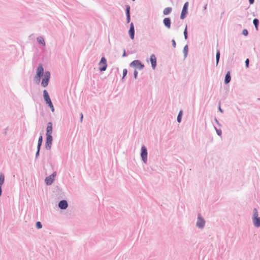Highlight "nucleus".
Instances as JSON below:
<instances>
[{
	"mask_svg": "<svg viewBox=\"0 0 260 260\" xmlns=\"http://www.w3.org/2000/svg\"><path fill=\"white\" fill-rule=\"evenodd\" d=\"M242 35L244 36H247L248 35V31L247 29H244L242 32Z\"/></svg>",
	"mask_w": 260,
	"mask_h": 260,
	"instance_id": "32",
	"label": "nucleus"
},
{
	"mask_svg": "<svg viewBox=\"0 0 260 260\" xmlns=\"http://www.w3.org/2000/svg\"><path fill=\"white\" fill-rule=\"evenodd\" d=\"M231 80V72L230 71H228L226 74H225L224 82L225 84H229Z\"/></svg>",
	"mask_w": 260,
	"mask_h": 260,
	"instance_id": "18",
	"label": "nucleus"
},
{
	"mask_svg": "<svg viewBox=\"0 0 260 260\" xmlns=\"http://www.w3.org/2000/svg\"><path fill=\"white\" fill-rule=\"evenodd\" d=\"M44 74L45 73L43 65L42 63H40L39 64L37 69L36 75H38V76L43 77L44 75Z\"/></svg>",
	"mask_w": 260,
	"mask_h": 260,
	"instance_id": "10",
	"label": "nucleus"
},
{
	"mask_svg": "<svg viewBox=\"0 0 260 260\" xmlns=\"http://www.w3.org/2000/svg\"><path fill=\"white\" fill-rule=\"evenodd\" d=\"M43 138L42 134L41 133L40 136V137L39 138V139H38V144L42 145V143H43Z\"/></svg>",
	"mask_w": 260,
	"mask_h": 260,
	"instance_id": "27",
	"label": "nucleus"
},
{
	"mask_svg": "<svg viewBox=\"0 0 260 260\" xmlns=\"http://www.w3.org/2000/svg\"><path fill=\"white\" fill-rule=\"evenodd\" d=\"M2 186L0 185V197L2 196Z\"/></svg>",
	"mask_w": 260,
	"mask_h": 260,
	"instance_id": "45",
	"label": "nucleus"
},
{
	"mask_svg": "<svg viewBox=\"0 0 260 260\" xmlns=\"http://www.w3.org/2000/svg\"><path fill=\"white\" fill-rule=\"evenodd\" d=\"M257 100H258V101H260V98H258V99H257Z\"/></svg>",
	"mask_w": 260,
	"mask_h": 260,
	"instance_id": "48",
	"label": "nucleus"
},
{
	"mask_svg": "<svg viewBox=\"0 0 260 260\" xmlns=\"http://www.w3.org/2000/svg\"><path fill=\"white\" fill-rule=\"evenodd\" d=\"M37 41L40 44H42L43 46L45 45V42L44 38L42 37H39L37 38Z\"/></svg>",
	"mask_w": 260,
	"mask_h": 260,
	"instance_id": "22",
	"label": "nucleus"
},
{
	"mask_svg": "<svg viewBox=\"0 0 260 260\" xmlns=\"http://www.w3.org/2000/svg\"><path fill=\"white\" fill-rule=\"evenodd\" d=\"M131 67H134L136 69L142 70L144 68V64L140 60H134L129 64Z\"/></svg>",
	"mask_w": 260,
	"mask_h": 260,
	"instance_id": "3",
	"label": "nucleus"
},
{
	"mask_svg": "<svg viewBox=\"0 0 260 260\" xmlns=\"http://www.w3.org/2000/svg\"><path fill=\"white\" fill-rule=\"evenodd\" d=\"M188 45H186L184 47L183 50L184 58H185L187 57V54H188Z\"/></svg>",
	"mask_w": 260,
	"mask_h": 260,
	"instance_id": "21",
	"label": "nucleus"
},
{
	"mask_svg": "<svg viewBox=\"0 0 260 260\" xmlns=\"http://www.w3.org/2000/svg\"><path fill=\"white\" fill-rule=\"evenodd\" d=\"M36 226L38 229H40L42 228V224L40 221H37L36 223Z\"/></svg>",
	"mask_w": 260,
	"mask_h": 260,
	"instance_id": "30",
	"label": "nucleus"
},
{
	"mask_svg": "<svg viewBox=\"0 0 260 260\" xmlns=\"http://www.w3.org/2000/svg\"><path fill=\"white\" fill-rule=\"evenodd\" d=\"M42 77V76H38V75H36L35 77H34V81L37 84H39L40 83L41 79Z\"/></svg>",
	"mask_w": 260,
	"mask_h": 260,
	"instance_id": "25",
	"label": "nucleus"
},
{
	"mask_svg": "<svg viewBox=\"0 0 260 260\" xmlns=\"http://www.w3.org/2000/svg\"><path fill=\"white\" fill-rule=\"evenodd\" d=\"M245 66L247 68H248L249 67V60L248 58H247L245 61Z\"/></svg>",
	"mask_w": 260,
	"mask_h": 260,
	"instance_id": "37",
	"label": "nucleus"
},
{
	"mask_svg": "<svg viewBox=\"0 0 260 260\" xmlns=\"http://www.w3.org/2000/svg\"><path fill=\"white\" fill-rule=\"evenodd\" d=\"M254 226L256 228L260 227V217H258V211L256 208L253 209V215L252 217Z\"/></svg>",
	"mask_w": 260,
	"mask_h": 260,
	"instance_id": "1",
	"label": "nucleus"
},
{
	"mask_svg": "<svg viewBox=\"0 0 260 260\" xmlns=\"http://www.w3.org/2000/svg\"><path fill=\"white\" fill-rule=\"evenodd\" d=\"M5 182V175L3 173H0V185L3 186Z\"/></svg>",
	"mask_w": 260,
	"mask_h": 260,
	"instance_id": "24",
	"label": "nucleus"
},
{
	"mask_svg": "<svg viewBox=\"0 0 260 260\" xmlns=\"http://www.w3.org/2000/svg\"><path fill=\"white\" fill-rule=\"evenodd\" d=\"M220 50L219 49H217L216 50V58H220Z\"/></svg>",
	"mask_w": 260,
	"mask_h": 260,
	"instance_id": "34",
	"label": "nucleus"
},
{
	"mask_svg": "<svg viewBox=\"0 0 260 260\" xmlns=\"http://www.w3.org/2000/svg\"><path fill=\"white\" fill-rule=\"evenodd\" d=\"M140 155L142 161L144 163L146 164L147 162L148 152L147 149L145 145H143L141 147Z\"/></svg>",
	"mask_w": 260,
	"mask_h": 260,
	"instance_id": "4",
	"label": "nucleus"
},
{
	"mask_svg": "<svg viewBox=\"0 0 260 260\" xmlns=\"http://www.w3.org/2000/svg\"><path fill=\"white\" fill-rule=\"evenodd\" d=\"M150 61L151 64L152 68L154 70L157 66L156 57L154 54L151 55L150 57Z\"/></svg>",
	"mask_w": 260,
	"mask_h": 260,
	"instance_id": "13",
	"label": "nucleus"
},
{
	"mask_svg": "<svg viewBox=\"0 0 260 260\" xmlns=\"http://www.w3.org/2000/svg\"><path fill=\"white\" fill-rule=\"evenodd\" d=\"M40 151H39V150H37V152H36V155H35V159L38 158L39 156H40Z\"/></svg>",
	"mask_w": 260,
	"mask_h": 260,
	"instance_id": "35",
	"label": "nucleus"
},
{
	"mask_svg": "<svg viewBox=\"0 0 260 260\" xmlns=\"http://www.w3.org/2000/svg\"><path fill=\"white\" fill-rule=\"evenodd\" d=\"M53 141V137L46 136V141H45V148L47 150H50L51 148L52 144Z\"/></svg>",
	"mask_w": 260,
	"mask_h": 260,
	"instance_id": "9",
	"label": "nucleus"
},
{
	"mask_svg": "<svg viewBox=\"0 0 260 260\" xmlns=\"http://www.w3.org/2000/svg\"><path fill=\"white\" fill-rule=\"evenodd\" d=\"M172 46L174 48H175L176 47V43L175 41V40L172 39L171 41Z\"/></svg>",
	"mask_w": 260,
	"mask_h": 260,
	"instance_id": "36",
	"label": "nucleus"
},
{
	"mask_svg": "<svg viewBox=\"0 0 260 260\" xmlns=\"http://www.w3.org/2000/svg\"><path fill=\"white\" fill-rule=\"evenodd\" d=\"M188 6L189 3L188 2L184 3L180 15L181 19L183 20L186 17L187 14H188Z\"/></svg>",
	"mask_w": 260,
	"mask_h": 260,
	"instance_id": "7",
	"label": "nucleus"
},
{
	"mask_svg": "<svg viewBox=\"0 0 260 260\" xmlns=\"http://www.w3.org/2000/svg\"><path fill=\"white\" fill-rule=\"evenodd\" d=\"M219 59H220V58H216V66L218 65V63H219Z\"/></svg>",
	"mask_w": 260,
	"mask_h": 260,
	"instance_id": "40",
	"label": "nucleus"
},
{
	"mask_svg": "<svg viewBox=\"0 0 260 260\" xmlns=\"http://www.w3.org/2000/svg\"><path fill=\"white\" fill-rule=\"evenodd\" d=\"M83 114L81 113L80 114V121L82 122V120H83Z\"/></svg>",
	"mask_w": 260,
	"mask_h": 260,
	"instance_id": "42",
	"label": "nucleus"
},
{
	"mask_svg": "<svg viewBox=\"0 0 260 260\" xmlns=\"http://www.w3.org/2000/svg\"><path fill=\"white\" fill-rule=\"evenodd\" d=\"M253 23L255 26V28L256 30L258 29V25L259 23V20L257 18H254L253 20Z\"/></svg>",
	"mask_w": 260,
	"mask_h": 260,
	"instance_id": "20",
	"label": "nucleus"
},
{
	"mask_svg": "<svg viewBox=\"0 0 260 260\" xmlns=\"http://www.w3.org/2000/svg\"><path fill=\"white\" fill-rule=\"evenodd\" d=\"M205 221L204 219L201 216V214H199L196 222V226L199 229H203L205 226Z\"/></svg>",
	"mask_w": 260,
	"mask_h": 260,
	"instance_id": "8",
	"label": "nucleus"
},
{
	"mask_svg": "<svg viewBox=\"0 0 260 260\" xmlns=\"http://www.w3.org/2000/svg\"><path fill=\"white\" fill-rule=\"evenodd\" d=\"M56 176V172H54L51 175L47 176L45 179V182L47 185H51L55 180V177Z\"/></svg>",
	"mask_w": 260,
	"mask_h": 260,
	"instance_id": "6",
	"label": "nucleus"
},
{
	"mask_svg": "<svg viewBox=\"0 0 260 260\" xmlns=\"http://www.w3.org/2000/svg\"><path fill=\"white\" fill-rule=\"evenodd\" d=\"M131 7L128 5H125V13L126 17V22L128 23L131 21Z\"/></svg>",
	"mask_w": 260,
	"mask_h": 260,
	"instance_id": "14",
	"label": "nucleus"
},
{
	"mask_svg": "<svg viewBox=\"0 0 260 260\" xmlns=\"http://www.w3.org/2000/svg\"><path fill=\"white\" fill-rule=\"evenodd\" d=\"M207 4H206L203 7V10H206L207 9Z\"/></svg>",
	"mask_w": 260,
	"mask_h": 260,
	"instance_id": "46",
	"label": "nucleus"
},
{
	"mask_svg": "<svg viewBox=\"0 0 260 260\" xmlns=\"http://www.w3.org/2000/svg\"><path fill=\"white\" fill-rule=\"evenodd\" d=\"M52 131H53L52 123L51 122H48L47 124L46 136H49L50 137L52 136Z\"/></svg>",
	"mask_w": 260,
	"mask_h": 260,
	"instance_id": "11",
	"label": "nucleus"
},
{
	"mask_svg": "<svg viewBox=\"0 0 260 260\" xmlns=\"http://www.w3.org/2000/svg\"><path fill=\"white\" fill-rule=\"evenodd\" d=\"M214 128L216 132V133L218 136H221L222 135V131L220 129L217 128L215 126H214Z\"/></svg>",
	"mask_w": 260,
	"mask_h": 260,
	"instance_id": "29",
	"label": "nucleus"
},
{
	"mask_svg": "<svg viewBox=\"0 0 260 260\" xmlns=\"http://www.w3.org/2000/svg\"><path fill=\"white\" fill-rule=\"evenodd\" d=\"M43 97L46 104L51 101L49 93L46 90L43 91Z\"/></svg>",
	"mask_w": 260,
	"mask_h": 260,
	"instance_id": "17",
	"label": "nucleus"
},
{
	"mask_svg": "<svg viewBox=\"0 0 260 260\" xmlns=\"http://www.w3.org/2000/svg\"><path fill=\"white\" fill-rule=\"evenodd\" d=\"M172 11L171 7H167L164 10L163 14L164 15H168L171 13Z\"/></svg>",
	"mask_w": 260,
	"mask_h": 260,
	"instance_id": "19",
	"label": "nucleus"
},
{
	"mask_svg": "<svg viewBox=\"0 0 260 260\" xmlns=\"http://www.w3.org/2000/svg\"><path fill=\"white\" fill-rule=\"evenodd\" d=\"M214 120L216 122V123L219 126H221V124L219 123V121L217 120V119L215 117L214 118Z\"/></svg>",
	"mask_w": 260,
	"mask_h": 260,
	"instance_id": "38",
	"label": "nucleus"
},
{
	"mask_svg": "<svg viewBox=\"0 0 260 260\" xmlns=\"http://www.w3.org/2000/svg\"><path fill=\"white\" fill-rule=\"evenodd\" d=\"M7 128H6V129H5V135L7 134Z\"/></svg>",
	"mask_w": 260,
	"mask_h": 260,
	"instance_id": "47",
	"label": "nucleus"
},
{
	"mask_svg": "<svg viewBox=\"0 0 260 260\" xmlns=\"http://www.w3.org/2000/svg\"><path fill=\"white\" fill-rule=\"evenodd\" d=\"M170 1H172V0H170Z\"/></svg>",
	"mask_w": 260,
	"mask_h": 260,
	"instance_id": "49",
	"label": "nucleus"
},
{
	"mask_svg": "<svg viewBox=\"0 0 260 260\" xmlns=\"http://www.w3.org/2000/svg\"><path fill=\"white\" fill-rule=\"evenodd\" d=\"M58 206L61 210H65L68 207V203L66 200H62L59 202Z\"/></svg>",
	"mask_w": 260,
	"mask_h": 260,
	"instance_id": "12",
	"label": "nucleus"
},
{
	"mask_svg": "<svg viewBox=\"0 0 260 260\" xmlns=\"http://www.w3.org/2000/svg\"><path fill=\"white\" fill-rule=\"evenodd\" d=\"M183 115V111L182 110H180L178 114L177 117V122L179 123H180L182 120V117Z\"/></svg>",
	"mask_w": 260,
	"mask_h": 260,
	"instance_id": "23",
	"label": "nucleus"
},
{
	"mask_svg": "<svg viewBox=\"0 0 260 260\" xmlns=\"http://www.w3.org/2000/svg\"><path fill=\"white\" fill-rule=\"evenodd\" d=\"M127 74V70L126 69H123L122 80H123L125 78V77L126 76Z\"/></svg>",
	"mask_w": 260,
	"mask_h": 260,
	"instance_id": "31",
	"label": "nucleus"
},
{
	"mask_svg": "<svg viewBox=\"0 0 260 260\" xmlns=\"http://www.w3.org/2000/svg\"><path fill=\"white\" fill-rule=\"evenodd\" d=\"M250 5H252L254 3V0H248Z\"/></svg>",
	"mask_w": 260,
	"mask_h": 260,
	"instance_id": "43",
	"label": "nucleus"
},
{
	"mask_svg": "<svg viewBox=\"0 0 260 260\" xmlns=\"http://www.w3.org/2000/svg\"><path fill=\"white\" fill-rule=\"evenodd\" d=\"M164 25L168 29L171 28V20L170 17H166L163 20Z\"/></svg>",
	"mask_w": 260,
	"mask_h": 260,
	"instance_id": "16",
	"label": "nucleus"
},
{
	"mask_svg": "<svg viewBox=\"0 0 260 260\" xmlns=\"http://www.w3.org/2000/svg\"><path fill=\"white\" fill-rule=\"evenodd\" d=\"M183 34H184V39L185 40H187L188 39V32H187V25H186L185 28L184 30Z\"/></svg>",
	"mask_w": 260,
	"mask_h": 260,
	"instance_id": "26",
	"label": "nucleus"
},
{
	"mask_svg": "<svg viewBox=\"0 0 260 260\" xmlns=\"http://www.w3.org/2000/svg\"><path fill=\"white\" fill-rule=\"evenodd\" d=\"M99 70L101 72H104L106 70L107 68V59L105 57L103 56L100 61L99 63Z\"/></svg>",
	"mask_w": 260,
	"mask_h": 260,
	"instance_id": "5",
	"label": "nucleus"
},
{
	"mask_svg": "<svg viewBox=\"0 0 260 260\" xmlns=\"http://www.w3.org/2000/svg\"><path fill=\"white\" fill-rule=\"evenodd\" d=\"M138 71H137V70H135L134 72V77L135 79H137L138 78Z\"/></svg>",
	"mask_w": 260,
	"mask_h": 260,
	"instance_id": "33",
	"label": "nucleus"
},
{
	"mask_svg": "<svg viewBox=\"0 0 260 260\" xmlns=\"http://www.w3.org/2000/svg\"><path fill=\"white\" fill-rule=\"evenodd\" d=\"M41 146L42 145L39 144L37 145V150H39V151H40Z\"/></svg>",
	"mask_w": 260,
	"mask_h": 260,
	"instance_id": "41",
	"label": "nucleus"
},
{
	"mask_svg": "<svg viewBox=\"0 0 260 260\" xmlns=\"http://www.w3.org/2000/svg\"><path fill=\"white\" fill-rule=\"evenodd\" d=\"M50 79V73L49 71H46L41 82V85L43 87H46L48 85Z\"/></svg>",
	"mask_w": 260,
	"mask_h": 260,
	"instance_id": "2",
	"label": "nucleus"
},
{
	"mask_svg": "<svg viewBox=\"0 0 260 260\" xmlns=\"http://www.w3.org/2000/svg\"><path fill=\"white\" fill-rule=\"evenodd\" d=\"M127 56V55H126V54L125 50H124V51H123V54H122V57H125V56Z\"/></svg>",
	"mask_w": 260,
	"mask_h": 260,
	"instance_id": "44",
	"label": "nucleus"
},
{
	"mask_svg": "<svg viewBox=\"0 0 260 260\" xmlns=\"http://www.w3.org/2000/svg\"><path fill=\"white\" fill-rule=\"evenodd\" d=\"M48 107L51 109V110L52 112H54V106H53V105L52 103V102H50L46 104Z\"/></svg>",
	"mask_w": 260,
	"mask_h": 260,
	"instance_id": "28",
	"label": "nucleus"
},
{
	"mask_svg": "<svg viewBox=\"0 0 260 260\" xmlns=\"http://www.w3.org/2000/svg\"><path fill=\"white\" fill-rule=\"evenodd\" d=\"M128 34L130 38L133 40L135 38V27L134 23L132 22L130 24L129 29L128 30Z\"/></svg>",
	"mask_w": 260,
	"mask_h": 260,
	"instance_id": "15",
	"label": "nucleus"
},
{
	"mask_svg": "<svg viewBox=\"0 0 260 260\" xmlns=\"http://www.w3.org/2000/svg\"><path fill=\"white\" fill-rule=\"evenodd\" d=\"M218 110L221 113H223V110L220 107V103H219Z\"/></svg>",
	"mask_w": 260,
	"mask_h": 260,
	"instance_id": "39",
	"label": "nucleus"
}]
</instances>
